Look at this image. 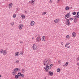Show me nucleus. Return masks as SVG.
Returning <instances> with one entry per match:
<instances>
[{"label":"nucleus","mask_w":79,"mask_h":79,"mask_svg":"<svg viewBox=\"0 0 79 79\" xmlns=\"http://www.w3.org/2000/svg\"><path fill=\"white\" fill-rule=\"evenodd\" d=\"M69 19L70 20L72 21V20H73V19H74V18H70Z\"/></svg>","instance_id":"36"},{"label":"nucleus","mask_w":79,"mask_h":79,"mask_svg":"<svg viewBox=\"0 0 79 79\" xmlns=\"http://www.w3.org/2000/svg\"><path fill=\"white\" fill-rule=\"evenodd\" d=\"M42 41H44L45 40V36H43L42 38Z\"/></svg>","instance_id":"10"},{"label":"nucleus","mask_w":79,"mask_h":79,"mask_svg":"<svg viewBox=\"0 0 79 79\" xmlns=\"http://www.w3.org/2000/svg\"><path fill=\"white\" fill-rule=\"evenodd\" d=\"M0 77H1V75L0 74Z\"/></svg>","instance_id":"53"},{"label":"nucleus","mask_w":79,"mask_h":79,"mask_svg":"<svg viewBox=\"0 0 79 79\" xmlns=\"http://www.w3.org/2000/svg\"><path fill=\"white\" fill-rule=\"evenodd\" d=\"M10 4V6H12V5H13V4L12 3H11Z\"/></svg>","instance_id":"47"},{"label":"nucleus","mask_w":79,"mask_h":79,"mask_svg":"<svg viewBox=\"0 0 79 79\" xmlns=\"http://www.w3.org/2000/svg\"><path fill=\"white\" fill-rule=\"evenodd\" d=\"M77 65H78V66H79V63H77Z\"/></svg>","instance_id":"52"},{"label":"nucleus","mask_w":79,"mask_h":79,"mask_svg":"<svg viewBox=\"0 0 79 79\" xmlns=\"http://www.w3.org/2000/svg\"><path fill=\"white\" fill-rule=\"evenodd\" d=\"M49 2L50 3H53V0H50Z\"/></svg>","instance_id":"31"},{"label":"nucleus","mask_w":79,"mask_h":79,"mask_svg":"<svg viewBox=\"0 0 79 79\" xmlns=\"http://www.w3.org/2000/svg\"><path fill=\"white\" fill-rule=\"evenodd\" d=\"M6 50H4L3 52V55H6Z\"/></svg>","instance_id":"11"},{"label":"nucleus","mask_w":79,"mask_h":79,"mask_svg":"<svg viewBox=\"0 0 79 79\" xmlns=\"http://www.w3.org/2000/svg\"><path fill=\"white\" fill-rule=\"evenodd\" d=\"M59 1H60V0H57V2L58 3H59L60 2H59Z\"/></svg>","instance_id":"44"},{"label":"nucleus","mask_w":79,"mask_h":79,"mask_svg":"<svg viewBox=\"0 0 79 79\" xmlns=\"http://www.w3.org/2000/svg\"><path fill=\"white\" fill-rule=\"evenodd\" d=\"M23 25L22 24H21L19 25V29L21 30L23 29Z\"/></svg>","instance_id":"5"},{"label":"nucleus","mask_w":79,"mask_h":79,"mask_svg":"<svg viewBox=\"0 0 79 79\" xmlns=\"http://www.w3.org/2000/svg\"><path fill=\"white\" fill-rule=\"evenodd\" d=\"M69 44H70V43H67L65 45V47H67V46H68V45H69Z\"/></svg>","instance_id":"17"},{"label":"nucleus","mask_w":79,"mask_h":79,"mask_svg":"<svg viewBox=\"0 0 79 79\" xmlns=\"http://www.w3.org/2000/svg\"><path fill=\"white\" fill-rule=\"evenodd\" d=\"M65 22L66 25H68V26H70V25H71V23L69 22V19H67Z\"/></svg>","instance_id":"3"},{"label":"nucleus","mask_w":79,"mask_h":79,"mask_svg":"<svg viewBox=\"0 0 79 79\" xmlns=\"http://www.w3.org/2000/svg\"><path fill=\"white\" fill-rule=\"evenodd\" d=\"M41 40V38L40 37H38L36 39V41L37 42H40Z\"/></svg>","instance_id":"4"},{"label":"nucleus","mask_w":79,"mask_h":79,"mask_svg":"<svg viewBox=\"0 0 79 79\" xmlns=\"http://www.w3.org/2000/svg\"><path fill=\"white\" fill-rule=\"evenodd\" d=\"M75 18H76V19L79 18V15H75Z\"/></svg>","instance_id":"20"},{"label":"nucleus","mask_w":79,"mask_h":79,"mask_svg":"<svg viewBox=\"0 0 79 79\" xmlns=\"http://www.w3.org/2000/svg\"><path fill=\"white\" fill-rule=\"evenodd\" d=\"M21 17L22 18H25V16H24L23 15H21Z\"/></svg>","instance_id":"35"},{"label":"nucleus","mask_w":79,"mask_h":79,"mask_svg":"<svg viewBox=\"0 0 79 79\" xmlns=\"http://www.w3.org/2000/svg\"><path fill=\"white\" fill-rule=\"evenodd\" d=\"M20 55H23V51H22L20 52Z\"/></svg>","instance_id":"27"},{"label":"nucleus","mask_w":79,"mask_h":79,"mask_svg":"<svg viewBox=\"0 0 79 79\" xmlns=\"http://www.w3.org/2000/svg\"><path fill=\"white\" fill-rule=\"evenodd\" d=\"M72 14L73 15H75L76 14V12H73Z\"/></svg>","instance_id":"26"},{"label":"nucleus","mask_w":79,"mask_h":79,"mask_svg":"<svg viewBox=\"0 0 79 79\" xmlns=\"http://www.w3.org/2000/svg\"><path fill=\"white\" fill-rule=\"evenodd\" d=\"M48 73L49 74L50 76H52L53 74V72L50 71Z\"/></svg>","instance_id":"13"},{"label":"nucleus","mask_w":79,"mask_h":79,"mask_svg":"<svg viewBox=\"0 0 79 79\" xmlns=\"http://www.w3.org/2000/svg\"><path fill=\"white\" fill-rule=\"evenodd\" d=\"M63 42L61 43V44H63Z\"/></svg>","instance_id":"54"},{"label":"nucleus","mask_w":79,"mask_h":79,"mask_svg":"<svg viewBox=\"0 0 79 79\" xmlns=\"http://www.w3.org/2000/svg\"><path fill=\"white\" fill-rule=\"evenodd\" d=\"M43 13H44V15L46 14V12H44Z\"/></svg>","instance_id":"49"},{"label":"nucleus","mask_w":79,"mask_h":79,"mask_svg":"<svg viewBox=\"0 0 79 79\" xmlns=\"http://www.w3.org/2000/svg\"><path fill=\"white\" fill-rule=\"evenodd\" d=\"M54 22L55 23H58V22L59 21V19H57L54 20Z\"/></svg>","instance_id":"12"},{"label":"nucleus","mask_w":79,"mask_h":79,"mask_svg":"<svg viewBox=\"0 0 79 79\" xmlns=\"http://www.w3.org/2000/svg\"><path fill=\"white\" fill-rule=\"evenodd\" d=\"M77 15L78 16H79V11L78 12H77Z\"/></svg>","instance_id":"43"},{"label":"nucleus","mask_w":79,"mask_h":79,"mask_svg":"<svg viewBox=\"0 0 79 79\" xmlns=\"http://www.w3.org/2000/svg\"><path fill=\"white\" fill-rule=\"evenodd\" d=\"M14 24H15V23L13 22L11 23H10V24H11V25H12V26H13V25H14Z\"/></svg>","instance_id":"32"},{"label":"nucleus","mask_w":79,"mask_h":79,"mask_svg":"<svg viewBox=\"0 0 79 79\" xmlns=\"http://www.w3.org/2000/svg\"><path fill=\"white\" fill-rule=\"evenodd\" d=\"M20 71V69L18 68H16L14 69V71H15L16 72H17V71Z\"/></svg>","instance_id":"8"},{"label":"nucleus","mask_w":79,"mask_h":79,"mask_svg":"<svg viewBox=\"0 0 79 79\" xmlns=\"http://www.w3.org/2000/svg\"><path fill=\"white\" fill-rule=\"evenodd\" d=\"M53 66V64H50V66Z\"/></svg>","instance_id":"48"},{"label":"nucleus","mask_w":79,"mask_h":79,"mask_svg":"<svg viewBox=\"0 0 79 79\" xmlns=\"http://www.w3.org/2000/svg\"><path fill=\"white\" fill-rule=\"evenodd\" d=\"M60 69H57V72H60Z\"/></svg>","instance_id":"28"},{"label":"nucleus","mask_w":79,"mask_h":79,"mask_svg":"<svg viewBox=\"0 0 79 79\" xmlns=\"http://www.w3.org/2000/svg\"><path fill=\"white\" fill-rule=\"evenodd\" d=\"M43 64H44V66H45L46 65V64L45 63V60H44L43 62Z\"/></svg>","instance_id":"24"},{"label":"nucleus","mask_w":79,"mask_h":79,"mask_svg":"<svg viewBox=\"0 0 79 79\" xmlns=\"http://www.w3.org/2000/svg\"><path fill=\"white\" fill-rule=\"evenodd\" d=\"M67 48H70V46H67Z\"/></svg>","instance_id":"45"},{"label":"nucleus","mask_w":79,"mask_h":79,"mask_svg":"<svg viewBox=\"0 0 79 79\" xmlns=\"http://www.w3.org/2000/svg\"><path fill=\"white\" fill-rule=\"evenodd\" d=\"M24 71H25L24 69H22V73H24Z\"/></svg>","instance_id":"40"},{"label":"nucleus","mask_w":79,"mask_h":79,"mask_svg":"<svg viewBox=\"0 0 79 79\" xmlns=\"http://www.w3.org/2000/svg\"><path fill=\"white\" fill-rule=\"evenodd\" d=\"M48 69H51V67L50 66H48Z\"/></svg>","instance_id":"33"},{"label":"nucleus","mask_w":79,"mask_h":79,"mask_svg":"<svg viewBox=\"0 0 79 79\" xmlns=\"http://www.w3.org/2000/svg\"><path fill=\"white\" fill-rule=\"evenodd\" d=\"M0 53L1 54H2L3 53V49H2L0 51Z\"/></svg>","instance_id":"23"},{"label":"nucleus","mask_w":79,"mask_h":79,"mask_svg":"<svg viewBox=\"0 0 79 79\" xmlns=\"http://www.w3.org/2000/svg\"><path fill=\"white\" fill-rule=\"evenodd\" d=\"M42 15H44V13H42Z\"/></svg>","instance_id":"51"},{"label":"nucleus","mask_w":79,"mask_h":79,"mask_svg":"<svg viewBox=\"0 0 79 79\" xmlns=\"http://www.w3.org/2000/svg\"><path fill=\"white\" fill-rule=\"evenodd\" d=\"M10 5H11V4H10L9 5V8L10 9L11 8V7H12V6H10Z\"/></svg>","instance_id":"29"},{"label":"nucleus","mask_w":79,"mask_h":79,"mask_svg":"<svg viewBox=\"0 0 79 79\" xmlns=\"http://www.w3.org/2000/svg\"><path fill=\"white\" fill-rule=\"evenodd\" d=\"M24 11H25L24 13H25L26 14H27V11H26V10H24Z\"/></svg>","instance_id":"38"},{"label":"nucleus","mask_w":79,"mask_h":79,"mask_svg":"<svg viewBox=\"0 0 79 79\" xmlns=\"http://www.w3.org/2000/svg\"><path fill=\"white\" fill-rule=\"evenodd\" d=\"M45 63L46 64H48L49 63V61H48V60H45Z\"/></svg>","instance_id":"18"},{"label":"nucleus","mask_w":79,"mask_h":79,"mask_svg":"<svg viewBox=\"0 0 79 79\" xmlns=\"http://www.w3.org/2000/svg\"><path fill=\"white\" fill-rule=\"evenodd\" d=\"M61 63V60H60L59 61H58V63H59V64H60V63Z\"/></svg>","instance_id":"46"},{"label":"nucleus","mask_w":79,"mask_h":79,"mask_svg":"<svg viewBox=\"0 0 79 79\" xmlns=\"http://www.w3.org/2000/svg\"><path fill=\"white\" fill-rule=\"evenodd\" d=\"M78 21V19H77L76 18H75L74 19V23H76L77 22V21Z\"/></svg>","instance_id":"14"},{"label":"nucleus","mask_w":79,"mask_h":79,"mask_svg":"<svg viewBox=\"0 0 79 79\" xmlns=\"http://www.w3.org/2000/svg\"><path fill=\"white\" fill-rule=\"evenodd\" d=\"M76 34L75 32L73 33L72 34V36L73 37H76Z\"/></svg>","instance_id":"9"},{"label":"nucleus","mask_w":79,"mask_h":79,"mask_svg":"<svg viewBox=\"0 0 79 79\" xmlns=\"http://www.w3.org/2000/svg\"><path fill=\"white\" fill-rule=\"evenodd\" d=\"M68 62H66L65 63V65L67 66H68Z\"/></svg>","instance_id":"39"},{"label":"nucleus","mask_w":79,"mask_h":79,"mask_svg":"<svg viewBox=\"0 0 79 79\" xmlns=\"http://www.w3.org/2000/svg\"><path fill=\"white\" fill-rule=\"evenodd\" d=\"M44 79H46V77H45L44 78Z\"/></svg>","instance_id":"55"},{"label":"nucleus","mask_w":79,"mask_h":79,"mask_svg":"<svg viewBox=\"0 0 79 79\" xmlns=\"http://www.w3.org/2000/svg\"><path fill=\"white\" fill-rule=\"evenodd\" d=\"M44 69H45L46 72H48V69H47V68H45V67H44Z\"/></svg>","instance_id":"19"},{"label":"nucleus","mask_w":79,"mask_h":79,"mask_svg":"<svg viewBox=\"0 0 79 79\" xmlns=\"http://www.w3.org/2000/svg\"><path fill=\"white\" fill-rule=\"evenodd\" d=\"M35 23V22H34V21H31V22L30 24L31 26H34V25Z\"/></svg>","instance_id":"7"},{"label":"nucleus","mask_w":79,"mask_h":79,"mask_svg":"<svg viewBox=\"0 0 79 79\" xmlns=\"http://www.w3.org/2000/svg\"><path fill=\"white\" fill-rule=\"evenodd\" d=\"M45 65L46 66V68H48V64H46Z\"/></svg>","instance_id":"37"},{"label":"nucleus","mask_w":79,"mask_h":79,"mask_svg":"<svg viewBox=\"0 0 79 79\" xmlns=\"http://www.w3.org/2000/svg\"><path fill=\"white\" fill-rule=\"evenodd\" d=\"M16 63H19V60H16L15 62Z\"/></svg>","instance_id":"41"},{"label":"nucleus","mask_w":79,"mask_h":79,"mask_svg":"<svg viewBox=\"0 0 79 79\" xmlns=\"http://www.w3.org/2000/svg\"><path fill=\"white\" fill-rule=\"evenodd\" d=\"M15 56H19V52H16L15 53Z\"/></svg>","instance_id":"16"},{"label":"nucleus","mask_w":79,"mask_h":79,"mask_svg":"<svg viewBox=\"0 0 79 79\" xmlns=\"http://www.w3.org/2000/svg\"><path fill=\"white\" fill-rule=\"evenodd\" d=\"M37 45L35 44H34L32 46V48L34 50H36L37 48L38 47Z\"/></svg>","instance_id":"1"},{"label":"nucleus","mask_w":79,"mask_h":79,"mask_svg":"<svg viewBox=\"0 0 79 79\" xmlns=\"http://www.w3.org/2000/svg\"><path fill=\"white\" fill-rule=\"evenodd\" d=\"M35 2V0H32V1H31L29 2V3H31L32 5H33L34 3Z\"/></svg>","instance_id":"6"},{"label":"nucleus","mask_w":79,"mask_h":79,"mask_svg":"<svg viewBox=\"0 0 79 79\" xmlns=\"http://www.w3.org/2000/svg\"><path fill=\"white\" fill-rule=\"evenodd\" d=\"M69 37V38H68ZM68 38H69V35H67L66 36V39H68Z\"/></svg>","instance_id":"34"},{"label":"nucleus","mask_w":79,"mask_h":79,"mask_svg":"<svg viewBox=\"0 0 79 79\" xmlns=\"http://www.w3.org/2000/svg\"><path fill=\"white\" fill-rule=\"evenodd\" d=\"M62 45H63V44H62Z\"/></svg>","instance_id":"56"},{"label":"nucleus","mask_w":79,"mask_h":79,"mask_svg":"<svg viewBox=\"0 0 79 79\" xmlns=\"http://www.w3.org/2000/svg\"><path fill=\"white\" fill-rule=\"evenodd\" d=\"M21 73H18L17 75L19 76H19H21Z\"/></svg>","instance_id":"21"},{"label":"nucleus","mask_w":79,"mask_h":79,"mask_svg":"<svg viewBox=\"0 0 79 79\" xmlns=\"http://www.w3.org/2000/svg\"><path fill=\"white\" fill-rule=\"evenodd\" d=\"M19 77L18 75H17L15 76V78L16 79H18Z\"/></svg>","instance_id":"22"},{"label":"nucleus","mask_w":79,"mask_h":79,"mask_svg":"<svg viewBox=\"0 0 79 79\" xmlns=\"http://www.w3.org/2000/svg\"><path fill=\"white\" fill-rule=\"evenodd\" d=\"M24 76V75L23 74H21V77H23Z\"/></svg>","instance_id":"30"},{"label":"nucleus","mask_w":79,"mask_h":79,"mask_svg":"<svg viewBox=\"0 0 79 79\" xmlns=\"http://www.w3.org/2000/svg\"><path fill=\"white\" fill-rule=\"evenodd\" d=\"M65 10H69V7L68 6H66L65 7Z\"/></svg>","instance_id":"25"},{"label":"nucleus","mask_w":79,"mask_h":79,"mask_svg":"<svg viewBox=\"0 0 79 79\" xmlns=\"http://www.w3.org/2000/svg\"><path fill=\"white\" fill-rule=\"evenodd\" d=\"M16 17V15H13V18H15Z\"/></svg>","instance_id":"42"},{"label":"nucleus","mask_w":79,"mask_h":79,"mask_svg":"<svg viewBox=\"0 0 79 79\" xmlns=\"http://www.w3.org/2000/svg\"><path fill=\"white\" fill-rule=\"evenodd\" d=\"M22 43H23V42H20V44H22Z\"/></svg>","instance_id":"50"},{"label":"nucleus","mask_w":79,"mask_h":79,"mask_svg":"<svg viewBox=\"0 0 79 79\" xmlns=\"http://www.w3.org/2000/svg\"><path fill=\"white\" fill-rule=\"evenodd\" d=\"M12 73L13 76H15V75L16 74V71H14L12 72Z\"/></svg>","instance_id":"15"},{"label":"nucleus","mask_w":79,"mask_h":79,"mask_svg":"<svg viewBox=\"0 0 79 79\" xmlns=\"http://www.w3.org/2000/svg\"><path fill=\"white\" fill-rule=\"evenodd\" d=\"M71 16V14H70V12L69 13L66 14L65 16V19H67V18H69V17Z\"/></svg>","instance_id":"2"}]
</instances>
